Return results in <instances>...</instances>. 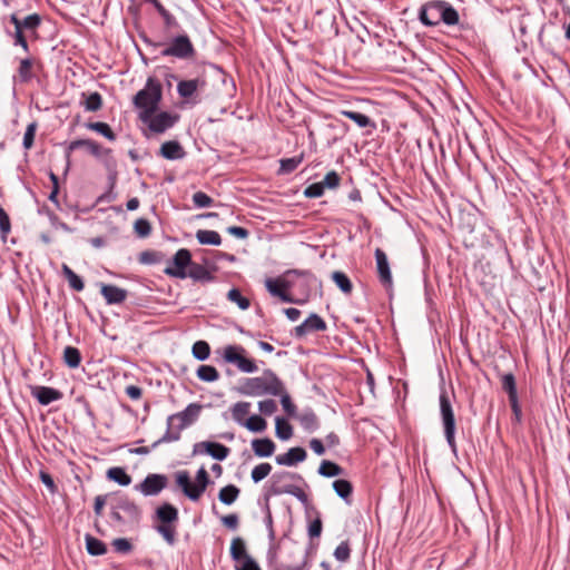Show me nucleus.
<instances>
[{
  "label": "nucleus",
  "instance_id": "obj_1",
  "mask_svg": "<svg viewBox=\"0 0 570 570\" xmlns=\"http://www.w3.org/2000/svg\"><path fill=\"white\" fill-rule=\"evenodd\" d=\"M203 405L198 403L188 404L181 412L167 417V430L165 434L151 445L153 449L161 443L176 442L180 439V432L194 424L202 412Z\"/></svg>",
  "mask_w": 570,
  "mask_h": 570
},
{
  "label": "nucleus",
  "instance_id": "obj_2",
  "mask_svg": "<svg viewBox=\"0 0 570 570\" xmlns=\"http://www.w3.org/2000/svg\"><path fill=\"white\" fill-rule=\"evenodd\" d=\"M163 99V86L160 81L154 77H149L145 87L139 90L132 98V104L138 109L139 119H148L151 114L158 110Z\"/></svg>",
  "mask_w": 570,
  "mask_h": 570
},
{
  "label": "nucleus",
  "instance_id": "obj_3",
  "mask_svg": "<svg viewBox=\"0 0 570 570\" xmlns=\"http://www.w3.org/2000/svg\"><path fill=\"white\" fill-rule=\"evenodd\" d=\"M239 392L247 396H278L284 392V384L272 370H265L262 376L245 379Z\"/></svg>",
  "mask_w": 570,
  "mask_h": 570
},
{
  "label": "nucleus",
  "instance_id": "obj_4",
  "mask_svg": "<svg viewBox=\"0 0 570 570\" xmlns=\"http://www.w3.org/2000/svg\"><path fill=\"white\" fill-rule=\"evenodd\" d=\"M154 520L157 522L154 527L157 533L163 537L168 546H175L177 542V525L179 521L178 509L165 502L155 510Z\"/></svg>",
  "mask_w": 570,
  "mask_h": 570
},
{
  "label": "nucleus",
  "instance_id": "obj_5",
  "mask_svg": "<svg viewBox=\"0 0 570 570\" xmlns=\"http://www.w3.org/2000/svg\"><path fill=\"white\" fill-rule=\"evenodd\" d=\"M145 43L154 48L161 47V57H173L179 60H190L196 56V49L188 35L181 33L169 39L168 42H155L144 38Z\"/></svg>",
  "mask_w": 570,
  "mask_h": 570
},
{
  "label": "nucleus",
  "instance_id": "obj_6",
  "mask_svg": "<svg viewBox=\"0 0 570 570\" xmlns=\"http://www.w3.org/2000/svg\"><path fill=\"white\" fill-rule=\"evenodd\" d=\"M271 480V494H291L304 504L308 502V497L305 491L293 483V481H304L301 474L289 471H281L274 473Z\"/></svg>",
  "mask_w": 570,
  "mask_h": 570
},
{
  "label": "nucleus",
  "instance_id": "obj_7",
  "mask_svg": "<svg viewBox=\"0 0 570 570\" xmlns=\"http://www.w3.org/2000/svg\"><path fill=\"white\" fill-rule=\"evenodd\" d=\"M110 518L118 524L138 522L141 515L139 507L125 494L110 501Z\"/></svg>",
  "mask_w": 570,
  "mask_h": 570
},
{
  "label": "nucleus",
  "instance_id": "obj_8",
  "mask_svg": "<svg viewBox=\"0 0 570 570\" xmlns=\"http://www.w3.org/2000/svg\"><path fill=\"white\" fill-rule=\"evenodd\" d=\"M440 413L442 419V424L444 429V436L448 445L450 446L453 453H456V442H455V417L453 407L450 401V397L445 390H442L440 393Z\"/></svg>",
  "mask_w": 570,
  "mask_h": 570
},
{
  "label": "nucleus",
  "instance_id": "obj_9",
  "mask_svg": "<svg viewBox=\"0 0 570 570\" xmlns=\"http://www.w3.org/2000/svg\"><path fill=\"white\" fill-rule=\"evenodd\" d=\"M294 282L289 277L285 278H266L265 287L272 296L278 297L284 303H292L303 305L306 303V298H294L287 293L294 286Z\"/></svg>",
  "mask_w": 570,
  "mask_h": 570
},
{
  "label": "nucleus",
  "instance_id": "obj_10",
  "mask_svg": "<svg viewBox=\"0 0 570 570\" xmlns=\"http://www.w3.org/2000/svg\"><path fill=\"white\" fill-rule=\"evenodd\" d=\"M191 263L190 252L187 248H180L168 263L164 273L170 277L185 279L187 278V267L189 268Z\"/></svg>",
  "mask_w": 570,
  "mask_h": 570
},
{
  "label": "nucleus",
  "instance_id": "obj_11",
  "mask_svg": "<svg viewBox=\"0 0 570 570\" xmlns=\"http://www.w3.org/2000/svg\"><path fill=\"white\" fill-rule=\"evenodd\" d=\"M168 485V476L166 474L149 473L134 489L145 497H156Z\"/></svg>",
  "mask_w": 570,
  "mask_h": 570
},
{
  "label": "nucleus",
  "instance_id": "obj_12",
  "mask_svg": "<svg viewBox=\"0 0 570 570\" xmlns=\"http://www.w3.org/2000/svg\"><path fill=\"white\" fill-rule=\"evenodd\" d=\"M245 350L242 346L228 345L224 350V360L227 363L235 364L239 371L244 373H254L257 371V366L254 361L245 357L242 353Z\"/></svg>",
  "mask_w": 570,
  "mask_h": 570
},
{
  "label": "nucleus",
  "instance_id": "obj_13",
  "mask_svg": "<svg viewBox=\"0 0 570 570\" xmlns=\"http://www.w3.org/2000/svg\"><path fill=\"white\" fill-rule=\"evenodd\" d=\"M296 276L302 281L299 283L301 293L308 301L311 293L316 291L322 286V283L317 279V277L308 269H287L284 273V277Z\"/></svg>",
  "mask_w": 570,
  "mask_h": 570
},
{
  "label": "nucleus",
  "instance_id": "obj_14",
  "mask_svg": "<svg viewBox=\"0 0 570 570\" xmlns=\"http://www.w3.org/2000/svg\"><path fill=\"white\" fill-rule=\"evenodd\" d=\"M179 119L178 115H171L167 111L151 114L148 119H140L148 128L156 134H163L171 128Z\"/></svg>",
  "mask_w": 570,
  "mask_h": 570
},
{
  "label": "nucleus",
  "instance_id": "obj_15",
  "mask_svg": "<svg viewBox=\"0 0 570 570\" xmlns=\"http://www.w3.org/2000/svg\"><path fill=\"white\" fill-rule=\"evenodd\" d=\"M41 68V62L32 57L20 59L17 68V75L13 77L14 82L29 83L36 76V69Z\"/></svg>",
  "mask_w": 570,
  "mask_h": 570
},
{
  "label": "nucleus",
  "instance_id": "obj_16",
  "mask_svg": "<svg viewBox=\"0 0 570 570\" xmlns=\"http://www.w3.org/2000/svg\"><path fill=\"white\" fill-rule=\"evenodd\" d=\"M442 2L443 0H435L421 7L419 19L424 26L434 27L441 22Z\"/></svg>",
  "mask_w": 570,
  "mask_h": 570
},
{
  "label": "nucleus",
  "instance_id": "obj_17",
  "mask_svg": "<svg viewBox=\"0 0 570 570\" xmlns=\"http://www.w3.org/2000/svg\"><path fill=\"white\" fill-rule=\"evenodd\" d=\"M205 86L206 80L204 78L180 80L177 83V92L180 98L196 104L198 102V100L195 99L196 94L199 89H204Z\"/></svg>",
  "mask_w": 570,
  "mask_h": 570
},
{
  "label": "nucleus",
  "instance_id": "obj_18",
  "mask_svg": "<svg viewBox=\"0 0 570 570\" xmlns=\"http://www.w3.org/2000/svg\"><path fill=\"white\" fill-rule=\"evenodd\" d=\"M326 330V322L320 315L312 313L302 324L294 328V336L301 338L307 333L324 332Z\"/></svg>",
  "mask_w": 570,
  "mask_h": 570
},
{
  "label": "nucleus",
  "instance_id": "obj_19",
  "mask_svg": "<svg viewBox=\"0 0 570 570\" xmlns=\"http://www.w3.org/2000/svg\"><path fill=\"white\" fill-rule=\"evenodd\" d=\"M376 269L379 279L385 288H391L393 285L392 273L385 252L381 248L375 249Z\"/></svg>",
  "mask_w": 570,
  "mask_h": 570
},
{
  "label": "nucleus",
  "instance_id": "obj_20",
  "mask_svg": "<svg viewBox=\"0 0 570 570\" xmlns=\"http://www.w3.org/2000/svg\"><path fill=\"white\" fill-rule=\"evenodd\" d=\"M79 148H85L89 154L97 158H102L106 156H109L111 150L108 148H102L98 142L91 139H77L72 140L68 148L67 153H71L73 150H77Z\"/></svg>",
  "mask_w": 570,
  "mask_h": 570
},
{
  "label": "nucleus",
  "instance_id": "obj_21",
  "mask_svg": "<svg viewBox=\"0 0 570 570\" xmlns=\"http://www.w3.org/2000/svg\"><path fill=\"white\" fill-rule=\"evenodd\" d=\"M30 393L41 405H49L63 396L59 390L42 385H31Z\"/></svg>",
  "mask_w": 570,
  "mask_h": 570
},
{
  "label": "nucleus",
  "instance_id": "obj_22",
  "mask_svg": "<svg viewBox=\"0 0 570 570\" xmlns=\"http://www.w3.org/2000/svg\"><path fill=\"white\" fill-rule=\"evenodd\" d=\"M307 453L305 449L301 446L291 448L286 453L278 454L275 461L278 465L294 466L305 461Z\"/></svg>",
  "mask_w": 570,
  "mask_h": 570
},
{
  "label": "nucleus",
  "instance_id": "obj_23",
  "mask_svg": "<svg viewBox=\"0 0 570 570\" xmlns=\"http://www.w3.org/2000/svg\"><path fill=\"white\" fill-rule=\"evenodd\" d=\"M100 293L109 305L121 304L128 296V292L126 289L111 284H102Z\"/></svg>",
  "mask_w": 570,
  "mask_h": 570
},
{
  "label": "nucleus",
  "instance_id": "obj_24",
  "mask_svg": "<svg viewBox=\"0 0 570 570\" xmlns=\"http://www.w3.org/2000/svg\"><path fill=\"white\" fill-rule=\"evenodd\" d=\"M158 154L168 160H178L186 156V151L177 140H168L161 144Z\"/></svg>",
  "mask_w": 570,
  "mask_h": 570
},
{
  "label": "nucleus",
  "instance_id": "obj_25",
  "mask_svg": "<svg viewBox=\"0 0 570 570\" xmlns=\"http://www.w3.org/2000/svg\"><path fill=\"white\" fill-rule=\"evenodd\" d=\"M9 21L13 24L14 27V30L11 31L9 30L8 28H6V33L9 36V37H12L13 38V45L14 46H19L22 48V50L24 52H29V45H28V41H27V38L24 36V32L20 27H19V17L16 14V13H12L9 18Z\"/></svg>",
  "mask_w": 570,
  "mask_h": 570
},
{
  "label": "nucleus",
  "instance_id": "obj_26",
  "mask_svg": "<svg viewBox=\"0 0 570 570\" xmlns=\"http://www.w3.org/2000/svg\"><path fill=\"white\" fill-rule=\"evenodd\" d=\"M252 449H253L255 455H257L259 458H268L274 453L276 445L268 438L254 439L252 441Z\"/></svg>",
  "mask_w": 570,
  "mask_h": 570
},
{
  "label": "nucleus",
  "instance_id": "obj_27",
  "mask_svg": "<svg viewBox=\"0 0 570 570\" xmlns=\"http://www.w3.org/2000/svg\"><path fill=\"white\" fill-rule=\"evenodd\" d=\"M175 479H176L177 485L183 490L184 494L191 501H197V498L194 494H191L195 491V485L190 481L188 471H186V470L178 471L175 474Z\"/></svg>",
  "mask_w": 570,
  "mask_h": 570
},
{
  "label": "nucleus",
  "instance_id": "obj_28",
  "mask_svg": "<svg viewBox=\"0 0 570 570\" xmlns=\"http://www.w3.org/2000/svg\"><path fill=\"white\" fill-rule=\"evenodd\" d=\"M187 277L191 278L195 282L208 283L214 281L213 274L203 265L197 263H191L189 269L187 271Z\"/></svg>",
  "mask_w": 570,
  "mask_h": 570
},
{
  "label": "nucleus",
  "instance_id": "obj_29",
  "mask_svg": "<svg viewBox=\"0 0 570 570\" xmlns=\"http://www.w3.org/2000/svg\"><path fill=\"white\" fill-rule=\"evenodd\" d=\"M205 453L215 460L224 461L229 455L230 450L222 443L207 441Z\"/></svg>",
  "mask_w": 570,
  "mask_h": 570
},
{
  "label": "nucleus",
  "instance_id": "obj_30",
  "mask_svg": "<svg viewBox=\"0 0 570 570\" xmlns=\"http://www.w3.org/2000/svg\"><path fill=\"white\" fill-rule=\"evenodd\" d=\"M340 114L353 120L360 128L371 127L372 129H375L376 127L375 122L368 116L362 112L353 110H342Z\"/></svg>",
  "mask_w": 570,
  "mask_h": 570
},
{
  "label": "nucleus",
  "instance_id": "obj_31",
  "mask_svg": "<svg viewBox=\"0 0 570 570\" xmlns=\"http://www.w3.org/2000/svg\"><path fill=\"white\" fill-rule=\"evenodd\" d=\"M230 557L236 563H240V561L250 557L247 553L245 541L242 538L237 537L233 539L230 544Z\"/></svg>",
  "mask_w": 570,
  "mask_h": 570
},
{
  "label": "nucleus",
  "instance_id": "obj_32",
  "mask_svg": "<svg viewBox=\"0 0 570 570\" xmlns=\"http://www.w3.org/2000/svg\"><path fill=\"white\" fill-rule=\"evenodd\" d=\"M333 489L335 493L343 499L347 504H351L352 500V493H353V485L350 481L344 479H338L333 482Z\"/></svg>",
  "mask_w": 570,
  "mask_h": 570
},
{
  "label": "nucleus",
  "instance_id": "obj_33",
  "mask_svg": "<svg viewBox=\"0 0 570 570\" xmlns=\"http://www.w3.org/2000/svg\"><path fill=\"white\" fill-rule=\"evenodd\" d=\"M196 239L202 245L219 246L222 244V237L216 230L198 229L196 232Z\"/></svg>",
  "mask_w": 570,
  "mask_h": 570
},
{
  "label": "nucleus",
  "instance_id": "obj_34",
  "mask_svg": "<svg viewBox=\"0 0 570 570\" xmlns=\"http://www.w3.org/2000/svg\"><path fill=\"white\" fill-rule=\"evenodd\" d=\"M317 472L324 478H333L344 474V469L335 462L323 460Z\"/></svg>",
  "mask_w": 570,
  "mask_h": 570
},
{
  "label": "nucleus",
  "instance_id": "obj_35",
  "mask_svg": "<svg viewBox=\"0 0 570 570\" xmlns=\"http://www.w3.org/2000/svg\"><path fill=\"white\" fill-rule=\"evenodd\" d=\"M107 478L122 487L131 483V476L120 466L110 468L107 471Z\"/></svg>",
  "mask_w": 570,
  "mask_h": 570
},
{
  "label": "nucleus",
  "instance_id": "obj_36",
  "mask_svg": "<svg viewBox=\"0 0 570 570\" xmlns=\"http://www.w3.org/2000/svg\"><path fill=\"white\" fill-rule=\"evenodd\" d=\"M85 541H86V548H87V551L89 554L102 556L107 552L106 544L101 540L92 537L91 534L87 533L85 535Z\"/></svg>",
  "mask_w": 570,
  "mask_h": 570
},
{
  "label": "nucleus",
  "instance_id": "obj_37",
  "mask_svg": "<svg viewBox=\"0 0 570 570\" xmlns=\"http://www.w3.org/2000/svg\"><path fill=\"white\" fill-rule=\"evenodd\" d=\"M459 12L453 8L452 4L443 1L441 10V22L445 23L446 26H455L459 23Z\"/></svg>",
  "mask_w": 570,
  "mask_h": 570
},
{
  "label": "nucleus",
  "instance_id": "obj_38",
  "mask_svg": "<svg viewBox=\"0 0 570 570\" xmlns=\"http://www.w3.org/2000/svg\"><path fill=\"white\" fill-rule=\"evenodd\" d=\"M232 416L235 422H237L239 425H244L246 422L245 416L249 414L250 412V403L249 402H237L235 403L232 409Z\"/></svg>",
  "mask_w": 570,
  "mask_h": 570
},
{
  "label": "nucleus",
  "instance_id": "obj_39",
  "mask_svg": "<svg viewBox=\"0 0 570 570\" xmlns=\"http://www.w3.org/2000/svg\"><path fill=\"white\" fill-rule=\"evenodd\" d=\"M209 475L204 466H202L197 473H196V483L194 495L199 500V498L203 495V493L206 491L207 485L209 484Z\"/></svg>",
  "mask_w": 570,
  "mask_h": 570
},
{
  "label": "nucleus",
  "instance_id": "obj_40",
  "mask_svg": "<svg viewBox=\"0 0 570 570\" xmlns=\"http://www.w3.org/2000/svg\"><path fill=\"white\" fill-rule=\"evenodd\" d=\"M239 493H240L239 488H237L234 484H228L220 489V491L218 493V499L222 503H224L226 505H230L237 500Z\"/></svg>",
  "mask_w": 570,
  "mask_h": 570
},
{
  "label": "nucleus",
  "instance_id": "obj_41",
  "mask_svg": "<svg viewBox=\"0 0 570 570\" xmlns=\"http://www.w3.org/2000/svg\"><path fill=\"white\" fill-rule=\"evenodd\" d=\"M275 433L283 441L289 440L293 435V426L286 419L277 416L275 420Z\"/></svg>",
  "mask_w": 570,
  "mask_h": 570
},
{
  "label": "nucleus",
  "instance_id": "obj_42",
  "mask_svg": "<svg viewBox=\"0 0 570 570\" xmlns=\"http://www.w3.org/2000/svg\"><path fill=\"white\" fill-rule=\"evenodd\" d=\"M41 16L38 14V13H31L24 18H19V27L23 30V31H28V32H31V33H36L37 29L40 27L41 24Z\"/></svg>",
  "mask_w": 570,
  "mask_h": 570
},
{
  "label": "nucleus",
  "instance_id": "obj_43",
  "mask_svg": "<svg viewBox=\"0 0 570 570\" xmlns=\"http://www.w3.org/2000/svg\"><path fill=\"white\" fill-rule=\"evenodd\" d=\"M303 159V154L291 158L281 159L278 174L286 175L293 173L302 164Z\"/></svg>",
  "mask_w": 570,
  "mask_h": 570
},
{
  "label": "nucleus",
  "instance_id": "obj_44",
  "mask_svg": "<svg viewBox=\"0 0 570 570\" xmlns=\"http://www.w3.org/2000/svg\"><path fill=\"white\" fill-rule=\"evenodd\" d=\"M62 274L65 275V277L67 278L68 283H69V286L77 291V292H81L85 287V283L82 281V278L77 275L68 265L63 264L62 265Z\"/></svg>",
  "mask_w": 570,
  "mask_h": 570
},
{
  "label": "nucleus",
  "instance_id": "obj_45",
  "mask_svg": "<svg viewBox=\"0 0 570 570\" xmlns=\"http://www.w3.org/2000/svg\"><path fill=\"white\" fill-rule=\"evenodd\" d=\"M63 362L70 368H76L80 365L81 354L77 347L67 346L63 350Z\"/></svg>",
  "mask_w": 570,
  "mask_h": 570
},
{
  "label": "nucleus",
  "instance_id": "obj_46",
  "mask_svg": "<svg viewBox=\"0 0 570 570\" xmlns=\"http://www.w3.org/2000/svg\"><path fill=\"white\" fill-rule=\"evenodd\" d=\"M299 422L306 431H315L320 426L318 417L312 410L303 412L299 416Z\"/></svg>",
  "mask_w": 570,
  "mask_h": 570
},
{
  "label": "nucleus",
  "instance_id": "obj_47",
  "mask_svg": "<svg viewBox=\"0 0 570 570\" xmlns=\"http://www.w3.org/2000/svg\"><path fill=\"white\" fill-rule=\"evenodd\" d=\"M332 279L343 293L350 294L352 292V282L345 273L335 271L332 273Z\"/></svg>",
  "mask_w": 570,
  "mask_h": 570
},
{
  "label": "nucleus",
  "instance_id": "obj_48",
  "mask_svg": "<svg viewBox=\"0 0 570 570\" xmlns=\"http://www.w3.org/2000/svg\"><path fill=\"white\" fill-rule=\"evenodd\" d=\"M82 97H85V109L87 111H97L102 107V97L99 92H90L86 96V94H82Z\"/></svg>",
  "mask_w": 570,
  "mask_h": 570
},
{
  "label": "nucleus",
  "instance_id": "obj_49",
  "mask_svg": "<svg viewBox=\"0 0 570 570\" xmlns=\"http://www.w3.org/2000/svg\"><path fill=\"white\" fill-rule=\"evenodd\" d=\"M197 376L204 382H215L219 377V373L216 367L212 365H200L197 368Z\"/></svg>",
  "mask_w": 570,
  "mask_h": 570
},
{
  "label": "nucleus",
  "instance_id": "obj_50",
  "mask_svg": "<svg viewBox=\"0 0 570 570\" xmlns=\"http://www.w3.org/2000/svg\"><path fill=\"white\" fill-rule=\"evenodd\" d=\"M164 259V254L157 250H144L138 256V262L142 265L158 264Z\"/></svg>",
  "mask_w": 570,
  "mask_h": 570
},
{
  "label": "nucleus",
  "instance_id": "obj_51",
  "mask_svg": "<svg viewBox=\"0 0 570 570\" xmlns=\"http://www.w3.org/2000/svg\"><path fill=\"white\" fill-rule=\"evenodd\" d=\"M193 356L198 361H205L209 357L210 346L206 341H197L191 348Z\"/></svg>",
  "mask_w": 570,
  "mask_h": 570
},
{
  "label": "nucleus",
  "instance_id": "obj_52",
  "mask_svg": "<svg viewBox=\"0 0 570 570\" xmlns=\"http://www.w3.org/2000/svg\"><path fill=\"white\" fill-rule=\"evenodd\" d=\"M87 127L94 131L99 132L104 137H106L108 140L114 141L116 139L115 132L111 130L110 126L106 122L97 121V122H89Z\"/></svg>",
  "mask_w": 570,
  "mask_h": 570
},
{
  "label": "nucleus",
  "instance_id": "obj_53",
  "mask_svg": "<svg viewBox=\"0 0 570 570\" xmlns=\"http://www.w3.org/2000/svg\"><path fill=\"white\" fill-rule=\"evenodd\" d=\"M243 426L248 429L250 432L258 433L263 432L266 429L267 422L259 415H252L246 420Z\"/></svg>",
  "mask_w": 570,
  "mask_h": 570
},
{
  "label": "nucleus",
  "instance_id": "obj_54",
  "mask_svg": "<svg viewBox=\"0 0 570 570\" xmlns=\"http://www.w3.org/2000/svg\"><path fill=\"white\" fill-rule=\"evenodd\" d=\"M227 298L237 304V306L245 311L247 308H249L250 306V303H249V299L246 298L245 296L242 295L240 291L238 288H232L228 293H227Z\"/></svg>",
  "mask_w": 570,
  "mask_h": 570
},
{
  "label": "nucleus",
  "instance_id": "obj_55",
  "mask_svg": "<svg viewBox=\"0 0 570 570\" xmlns=\"http://www.w3.org/2000/svg\"><path fill=\"white\" fill-rule=\"evenodd\" d=\"M501 383L502 389L508 393L509 399L518 396L515 377L512 373L504 374Z\"/></svg>",
  "mask_w": 570,
  "mask_h": 570
},
{
  "label": "nucleus",
  "instance_id": "obj_56",
  "mask_svg": "<svg viewBox=\"0 0 570 570\" xmlns=\"http://www.w3.org/2000/svg\"><path fill=\"white\" fill-rule=\"evenodd\" d=\"M272 471V465L269 463H261L256 465L250 473L252 480L255 483L261 482L264 480Z\"/></svg>",
  "mask_w": 570,
  "mask_h": 570
},
{
  "label": "nucleus",
  "instance_id": "obj_57",
  "mask_svg": "<svg viewBox=\"0 0 570 570\" xmlns=\"http://www.w3.org/2000/svg\"><path fill=\"white\" fill-rule=\"evenodd\" d=\"M295 552H297L299 554V559L296 561H289L288 563H286V569L287 570L305 569L307 566V551L296 548Z\"/></svg>",
  "mask_w": 570,
  "mask_h": 570
},
{
  "label": "nucleus",
  "instance_id": "obj_58",
  "mask_svg": "<svg viewBox=\"0 0 570 570\" xmlns=\"http://www.w3.org/2000/svg\"><path fill=\"white\" fill-rule=\"evenodd\" d=\"M135 233L141 237H148L151 233V225L146 218H138L134 224Z\"/></svg>",
  "mask_w": 570,
  "mask_h": 570
},
{
  "label": "nucleus",
  "instance_id": "obj_59",
  "mask_svg": "<svg viewBox=\"0 0 570 570\" xmlns=\"http://www.w3.org/2000/svg\"><path fill=\"white\" fill-rule=\"evenodd\" d=\"M0 232L1 239L6 242L8 235L11 232V222L7 212L0 206Z\"/></svg>",
  "mask_w": 570,
  "mask_h": 570
},
{
  "label": "nucleus",
  "instance_id": "obj_60",
  "mask_svg": "<svg viewBox=\"0 0 570 570\" xmlns=\"http://www.w3.org/2000/svg\"><path fill=\"white\" fill-rule=\"evenodd\" d=\"M334 557L340 562H346L350 559L351 548L347 541H343L336 547Z\"/></svg>",
  "mask_w": 570,
  "mask_h": 570
},
{
  "label": "nucleus",
  "instance_id": "obj_61",
  "mask_svg": "<svg viewBox=\"0 0 570 570\" xmlns=\"http://www.w3.org/2000/svg\"><path fill=\"white\" fill-rule=\"evenodd\" d=\"M36 131H37V122L32 121L27 126L26 132L23 135L22 145H23L24 149H30L33 146Z\"/></svg>",
  "mask_w": 570,
  "mask_h": 570
},
{
  "label": "nucleus",
  "instance_id": "obj_62",
  "mask_svg": "<svg viewBox=\"0 0 570 570\" xmlns=\"http://www.w3.org/2000/svg\"><path fill=\"white\" fill-rule=\"evenodd\" d=\"M340 181H341V178H340L338 174L335 170H331L325 175L324 179L320 183L322 184L324 189L325 188L334 189V188L338 187Z\"/></svg>",
  "mask_w": 570,
  "mask_h": 570
},
{
  "label": "nucleus",
  "instance_id": "obj_63",
  "mask_svg": "<svg viewBox=\"0 0 570 570\" xmlns=\"http://www.w3.org/2000/svg\"><path fill=\"white\" fill-rule=\"evenodd\" d=\"M213 202V198L203 191H197L193 195V203L198 208L209 207Z\"/></svg>",
  "mask_w": 570,
  "mask_h": 570
},
{
  "label": "nucleus",
  "instance_id": "obj_64",
  "mask_svg": "<svg viewBox=\"0 0 570 570\" xmlns=\"http://www.w3.org/2000/svg\"><path fill=\"white\" fill-rule=\"evenodd\" d=\"M112 547L116 552L129 553L132 550L131 542L126 538H117L112 541Z\"/></svg>",
  "mask_w": 570,
  "mask_h": 570
}]
</instances>
